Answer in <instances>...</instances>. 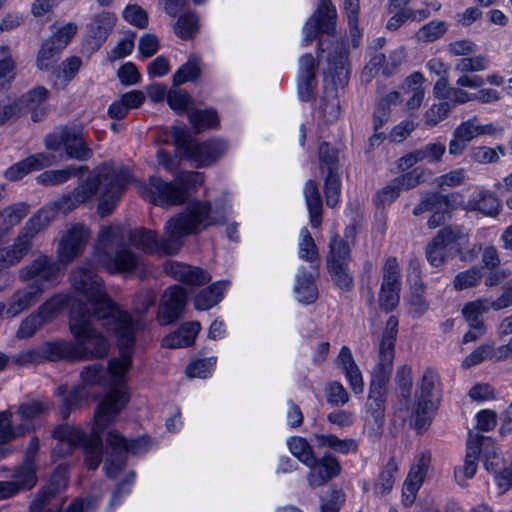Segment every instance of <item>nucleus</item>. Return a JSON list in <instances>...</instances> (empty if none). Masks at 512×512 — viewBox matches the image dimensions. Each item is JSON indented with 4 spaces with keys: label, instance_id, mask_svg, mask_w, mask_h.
Masks as SVG:
<instances>
[{
    "label": "nucleus",
    "instance_id": "obj_25",
    "mask_svg": "<svg viewBox=\"0 0 512 512\" xmlns=\"http://www.w3.org/2000/svg\"><path fill=\"white\" fill-rule=\"evenodd\" d=\"M338 366L342 369L349 386L354 394H361L364 391L362 373L356 364L351 350L343 346L337 357Z\"/></svg>",
    "mask_w": 512,
    "mask_h": 512
},
{
    "label": "nucleus",
    "instance_id": "obj_43",
    "mask_svg": "<svg viewBox=\"0 0 512 512\" xmlns=\"http://www.w3.org/2000/svg\"><path fill=\"white\" fill-rule=\"evenodd\" d=\"M329 255L327 258V267L337 264H348L350 261V249L347 243L335 234L329 244Z\"/></svg>",
    "mask_w": 512,
    "mask_h": 512
},
{
    "label": "nucleus",
    "instance_id": "obj_49",
    "mask_svg": "<svg viewBox=\"0 0 512 512\" xmlns=\"http://www.w3.org/2000/svg\"><path fill=\"white\" fill-rule=\"evenodd\" d=\"M70 302L71 298L68 295H55L39 307L37 314L45 323L62 311Z\"/></svg>",
    "mask_w": 512,
    "mask_h": 512
},
{
    "label": "nucleus",
    "instance_id": "obj_7",
    "mask_svg": "<svg viewBox=\"0 0 512 512\" xmlns=\"http://www.w3.org/2000/svg\"><path fill=\"white\" fill-rule=\"evenodd\" d=\"M179 183L165 182L161 178L151 176L148 184L139 185L140 195L154 204L172 206L182 204L188 197L189 190L197 189L204 183L200 172H183Z\"/></svg>",
    "mask_w": 512,
    "mask_h": 512
},
{
    "label": "nucleus",
    "instance_id": "obj_23",
    "mask_svg": "<svg viewBox=\"0 0 512 512\" xmlns=\"http://www.w3.org/2000/svg\"><path fill=\"white\" fill-rule=\"evenodd\" d=\"M165 271L175 280L191 286H201L211 279L203 269L179 262L167 263Z\"/></svg>",
    "mask_w": 512,
    "mask_h": 512
},
{
    "label": "nucleus",
    "instance_id": "obj_3",
    "mask_svg": "<svg viewBox=\"0 0 512 512\" xmlns=\"http://www.w3.org/2000/svg\"><path fill=\"white\" fill-rule=\"evenodd\" d=\"M229 212L230 208L213 209L209 202L197 201L167 221L163 238L159 239L150 229L137 228L130 231L128 239L131 245L147 254L172 255L179 250L183 237L224 223Z\"/></svg>",
    "mask_w": 512,
    "mask_h": 512
},
{
    "label": "nucleus",
    "instance_id": "obj_55",
    "mask_svg": "<svg viewBox=\"0 0 512 512\" xmlns=\"http://www.w3.org/2000/svg\"><path fill=\"white\" fill-rule=\"evenodd\" d=\"M481 279V269L473 267L456 274L453 280V287L457 291L473 288L480 283Z\"/></svg>",
    "mask_w": 512,
    "mask_h": 512
},
{
    "label": "nucleus",
    "instance_id": "obj_37",
    "mask_svg": "<svg viewBox=\"0 0 512 512\" xmlns=\"http://www.w3.org/2000/svg\"><path fill=\"white\" fill-rule=\"evenodd\" d=\"M12 416L10 410L0 412V444L7 443L31 431V426L27 424L12 425Z\"/></svg>",
    "mask_w": 512,
    "mask_h": 512
},
{
    "label": "nucleus",
    "instance_id": "obj_14",
    "mask_svg": "<svg viewBox=\"0 0 512 512\" xmlns=\"http://www.w3.org/2000/svg\"><path fill=\"white\" fill-rule=\"evenodd\" d=\"M89 231L83 225H73L61 237L57 247V260L67 266L78 258L84 251L89 239Z\"/></svg>",
    "mask_w": 512,
    "mask_h": 512
},
{
    "label": "nucleus",
    "instance_id": "obj_60",
    "mask_svg": "<svg viewBox=\"0 0 512 512\" xmlns=\"http://www.w3.org/2000/svg\"><path fill=\"white\" fill-rule=\"evenodd\" d=\"M216 365V358L199 359L190 363L186 368V374L190 378H207L211 375Z\"/></svg>",
    "mask_w": 512,
    "mask_h": 512
},
{
    "label": "nucleus",
    "instance_id": "obj_2",
    "mask_svg": "<svg viewBox=\"0 0 512 512\" xmlns=\"http://www.w3.org/2000/svg\"><path fill=\"white\" fill-rule=\"evenodd\" d=\"M130 181V171L121 165L106 163L99 167L94 176L88 177L73 192L54 205L43 207L29 219L14 244L0 251V268L18 263L28 253L31 238L53 220L57 210L67 213L93 199L100 191L98 212L103 217L109 215Z\"/></svg>",
    "mask_w": 512,
    "mask_h": 512
},
{
    "label": "nucleus",
    "instance_id": "obj_63",
    "mask_svg": "<svg viewBox=\"0 0 512 512\" xmlns=\"http://www.w3.org/2000/svg\"><path fill=\"white\" fill-rule=\"evenodd\" d=\"M81 65V59L77 56H72L60 64V66L54 71V75L57 79L67 83L76 76Z\"/></svg>",
    "mask_w": 512,
    "mask_h": 512
},
{
    "label": "nucleus",
    "instance_id": "obj_42",
    "mask_svg": "<svg viewBox=\"0 0 512 512\" xmlns=\"http://www.w3.org/2000/svg\"><path fill=\"white\" fill-rule=\"evenodd\" d=\"M189 121L196 132L215 128L218 125L217 113L212 109H195L188 113Z\"/></svg>",
    "mask_w": 512,
    "mask_h": 512
},
{
    "label": "nucleus",
    "instance_id": "obj_56",
    "mask_svg": "<svg viewBox=\"0 0 512 512\" xmlns=\"http://www.w3.org/2000/svg\"><path fill=\"white\" fill-rule=\"evenodd\" d=\"M448 30L445 21H431L423 25L416 33V37L422 42H432L442 37Z\"/></svg>",
    "mask_w": 512,
    "mask_h": 512
},
{
    "label": "nucleus",
    "instance_id": "obj_54",
    "mask_svg": "<svg viewBox=\"0 0 512 512\" xmlns=\"http://www.w3.org/2000/svg\"><path fill=\"white\" fill-rule=\"evenodd\" d=\"M382 286L401 289V273L394 257L388 258L382 268Z\"/></svg>",
    "mask_w": 512,
    "mask_h": 512
},
{
    "label": "nucleus",
    "instance_id": "obj_13",
    "mask_svg": "<svg viewBox=\"0 0 512 512\" xmlns=\"http://www.w3.org/2000/svg\"><path fill=\"white\" fill-rule=\"evenodd\" d=\"M496 131L497 128L493 123L481 124L479 118L473 116L455 128L448 145L449 154L459 156L465 151L470 141L480 136L493 135Z\"/></svg>",
    "mask_w": 512,
    "mask_h": 512
},
{
    "label": "nucleus",
    "instance_id": "obj_57",
    "mask_svg": "<svg viewBox=\"0 0 512 512\" xmlns=\"http://www.w3.org/2000/svg\"><path fill=\"white\" fill-rule=\"evenodd\" d=\"M448 246L437 236L426 247L428 262L435 267L441 266L448 256Z\"/></svg>",
    "mask_w": 512,
    "mask_h": 512
},
{
    "label": "nucleus",
    "instance_id": "obj_36",
    "mask_svg": "<svg viewBox=\"0 0 512 512\" xmlns=\"http://www.w3.org/2000/svg\"><path fill=\"white\" fill-rule=\"evenodd\" d=\"M41 359L58 360V359H75L74 344L71 341H54L47 342L39 348Z\"/></svg>",
    "mask_w": 512,
    "mask_h": 512
},
{
    "label": "nucleus",
    "instance_id": "obj_1",
    "mask_svg": "<svg viewBox=\"0 0 512 512\" xmlns=\"http://www.w3.org/2000/svg\"><path fill=\"white\" fill-rule=\"evenodd\" d=\"M73 289L85 299L71 303L69 327L74 338L76 360L104 358L110 350L108 339L96 327L99 323L117 339L119 356L109 361L108 384L121 390L132 365L135 337L144 329V322L121 310L107 295L102 279L91 269L78 267L71 273Z\"/></svg>",
    "mask_w": 512,
    "mask_h": 512
},
{
    "label": "nucleus",
    "instance_id": "obj_29",
    "mask_svg": "<svg viewBox=\"0 0 512 512\" xmlns=\"http://www.w3.org/2000/svg\"><path fill=\"white\" fill-rule=\"evenodd\" d=\"M116 20V15L109 11L95 14L87 25L88 36L99 46L113 30Z\"/></svg>",
    "mask_w": 512,
    "mask_h": 512
},
{
    "label": "nucleus",
    "instance_id": "obj_46",
    "mask_svg": "<svg viewBox=\"0 0 512 512\" xmlns=\"http://www.w3.org/2000/svg\"><path fill=\"white\" fill-rule=\"evenodd\" d=\"M201 72V61L197 56H190L173 75V84L182 85L188 81L196 80Z\"/></svg>",
    "mask_w": 512,
    "mask_h": 512
},
{
    "label": "nucleus",
    "instance_id": "obj_18",
    "mask_svg": "<svg viewBox=\"0 0 512 512\" xmlns=\"http://www.w3.org/2000/svg\"><path fill=\"white\" fill-rule=\"evenodd\" d=\"M430 462V453L423 452L411 467L402 489V501L405 505H411L414 502L416 494L426 477Z\"/></svg>",
    "mask_w": 512,
    "mask_h": 512
},
{
    "label": "nucleus",
    "instance_id": "obj_10",
    "mask_svg": "<svg viewBox=\"0 0 512 512\" xmlns=\"http://www.w3.org/2000/svg\"><path fill=\"white\" fill-rule=\"evenodd\" d=\"M171 134L177 149L181 150L186 158L194 161L198 166L210 165L227 150V145L222 140H210L201 143L192 141L184 126L172 127Z\"/></svg>",
    "mask_w": 512,
    "mask_h": 512
},
{
    "label": "nucleus",
    "instance_id": "obj_52",
    "mask_svg": "<svg viewBox=\"0 0 512 512\" xmlns=\"http://www.w3.org/2000/svg\"><path fill=\"white\" fill-rule=\"evenodd\" d=\"M435 408V401L418 400L417 407L413 415V425L418 432H422L427 429Z\"/></svg>",
    "mask_w": 512,
    "mask_h": 512
},
{
    "label": "nucleus",
    "instance_id": "obj_9",
    "mask_svg": "<svg viewBox=\"0 0 512 512\" xmlns=\"http://www.w3.org/2000/svg\"><path fill=\"white\" fill-rule=\"evenodd\" d=\"M348 79V52L345 47L341 46L335 51V55L328 59V72L325 81L330 82L334 89L326 90V95L322 99L321 109L327 121H333L339 117L340 102L334 90L343 88L348 83Z\"/></svg>",
    "mask_w": 512,
    "mask_h": 512
},
{
    "label": "nucleus",
    "instance_id": "obj_50",
    "mask_svg": "<svg viewBox=\"0 0 512 512\" xmlns=\"http://www.w3.org/2000/svg\"><path fill=\"white\" fill-rule=\"evenodd\" d=\"M287 444L292 455L304 465H312L314 463L313 449L306 439L294 436L288 439Z\"/></svg>",
    "mask_w": 512,
    "mask_h": 512
},
{
    "label": "nucleus",
    "instance_id": "obj_30",
    "mask_svg": "<svg viewBox=\"0 0 512 512\" xmlns=\"http://www.w3.org/2000/svg\"><path fill=\"white\" fill-rule=\"evenodd\" d=\"M200 328V323L196 321L184 323L177 331L162 339V346L170 349L188 347L194 343Z\"/></svg>",
    "mask_w": 512,
    "mask_h": 512
},
{
    "label": "nucleus",
    "instance_id": "obj_17",
    "mask_svg": "<svg viewBox=\"0 0 512 512\" xmlns=\"http://www.w3.org/2000/svg\"><path fill=\"white\" fill-rule=\"evenodd\" d=\"M306 466L310 469L307 481L311 488L325 485L342 470L338 459L330 453L324 454L320 459L314 457V463Z\"/></svg>",
    "mask_w": 512,
    "mask_h": 512
},
{
    "label": "nucleus",
    "instance_id": "obj_58",
    "mask_svg": "<svg viewBox=\"0 0 512 512\" xmlns=\"http://www.w3.org/2000/svg\"><path fill=\"white\" fill-rule=\"evenodd\" d=\"M175 34L182 39L192 38L198 31V20L194 14L181 15L174 27Z\"/></svg>",
    "mask_w": 512,
    "mask_h": 512
},
{
    "label": "nucleus",
    "instance_id": "obj_15",
    "mask_svg": "<svg viewBox=\"0 0 512 512\" xmlns=\"http://www.w3.org/2000/svg\"><path fill=\"white\" fill-rule=\"evenodd\" d=\"M336 28V10L330 0H320L317 11L303 28V44L309 45L320 33L331 34Z\"/></svg>",
    "mask_w": 512,
    "mask_h": 512
},
{
    "label": "nucleus",
    "instance_id": "obj_22",
    "mask_svg": "<svg viewBox=\"0 0 512 512\" xmlns=\"http://www.w3.org/2000/svg\"><path fill=\"white\" fill-rule=\"evenodd\" d=\"M312 272H307L304 267L297 271L294 285L296 299L303 304H311L318 297V289L315 278L318 275L317 266H311Z\"/></svg>",
    "mask_w": 512,
    "mask_h": 512
},
{
    "label": "nucleus",
    "instance_id": "obj_8",
    "mask_svg": "<svg viewBox=\"0 0 512 512\" xmlns=\"http://www.w3.org/2000/svg\"><path fill=\"white\" fill-rule=\"evenodd\" d=\"M481 453L484 457L486 469L496 472L502 458L497 452L494 440L478 433L469 432L464 464L454 470L455 479L460 485H463L467 479H471L476 474L477 461Z\"/></svg>",
    "mask_w": 512,
    "mask_h": 512
},
{
    "label": "nucleus",
    "instance_id": "obj_21",
    "mask_svg": "<svg viewBox=\"0 0 512 512\" xmlns=\"http://www.w3.org/2000/svg\"><path fill=\"white\" fill-rule=\"evenodd\" d=\"M445 151L446 146L441 142L428 143L425 146L401 157L399 159V167L405 170L422 161L437 163L441 161Z\"/></svg>",
    "mask_w": 512,
    "mask_h": 512
},
{
    "label": "nucleus",
    "instance_id": "obj_47",
    "mask_svg": "<svg viewBox=\"0 0 512 512\" xmlns=\"http://www.w3.org/2000/svg\"><path fill=\"white\" fill-rule=\"evenodd\" d=\"M490 67V60L485 55L466 56L458 59L454 70L459 73H475L485 71Z\"/></svg>",
    "mask_w": 512,
    "mask_h": 512
},
{
    "label": "nucleus",
    "instance_id": "obj_16",
    "mask_svg": "<svg viewBox=\"0 0 512 512\" xmlns=\"http://www.w3.org/2000/svg\"><path fill=\"white\" fill-rule=\"evenodd\" d=\"M187 299V293L180 286L167 288L162 296L158 311V321L161 325H169L179 318Z\"/></svg>",
    "mask_w": 512,
    "mask_h": 512
},
{
    "label": "nucleus",
    "instance_id": "obj_19",
    "mask_svg": "<svg viewBox=\"0 0 512 512\" xmlns=\"http://www.w3.org/2000/svg\"><path fill=\"white\" fill-rule=\"evenodd\" d=\"M37 484V475L31 470L15 468L10 480L0 481V500L8 499L17 494L29 491Z\"/></svg>",
    "mask_w": 512,
    "mask_h": 512
},
{
    "label": "nucleus",
    "instance_id": "obj_40",
    "mask_svg": "<svg viewBox=\"0 0 512 512\" xmlns=\"http://www.w3.org/2000/svg\"><path fill=\"white\" fill-rule=\"evenodd\" d=\"M28 207L24 203H17L8 206L0 211V233L8 232L12 227L19 224L27 215Z\"/></svg>",
    "mask_w": 512,
    "mask_h": 512
},
{
    "label": "nucleus",
    "instance_id": "obj_4",
    "mask_svg": "<svg viewBox=\"0 0 512 512\" xmlns=\"http://www.w3.org/2000/svg\"><path fill=\"white\" fill-rule=\"evenodd\" d=\"M128 400L127 392L121 390L108 392L98 405L90 437H87L80 429L68 424L58 426L53 434L58 440L54 453L64 456L69 454L74 447L81 446L85 450L86 466L91 470L97 469L101 462V434L115 421Z\"/></svg>",
    "mask_w": 512,
    "mask_h": 512
},
{
    "label": "nucleus",
    "instance_id": "obj_51",
    "mask_svg": "<svg viewBox=\"0 0 512 512\" xmlns=\"http://www.w3.org/2000/svg\"><path fill=\"white\" fill-rule=\"evenodd\" d=\"M451 111V107L447 102H439L432 104L423 113V124L431 129L436 127L440 122L444 121Z\"/></svg>",
    "mask_w": 512,
    "mask_h": 512
},
{
    "label": "nucleus",
    "instance_id": "obj_38",
    "mask_svg": "<svg viewBox=\"0 0 512 512\" xmlns=\"http://www.w3.org/2000/svg\"><path fill=\"white\" fill-rule=\"evenodd\" d=\"M490 310H492L491 300L488 298H480L465 304L462 309V314L469 325H476L481 328V325H484L481 316L488 313Z\"/></svg>",
    "mask_w": 512,
    "mask_h": 512
},
{
    "label": "nucleus",
    "instance_id": "obj_64",
    "mask_svg": "<svg viewBox=\"0 0 512 512\" xmlns=\"http://www.w3.org/2000/svg\"><path fill=\"white\" fill-rule=\"evenodd\" d=\"M333 282L341 289L349 290L353 286V277L348 264H337L327 267Z\"/></svg>",
    "mask_w": 512,
    "mask_h": 512
},
{
    "label": "nucleus",
    "instance_id": "obj_34",
    "mask_svg": "<svg viewBox=\"0 0 512 512\" xmlns=\"http://www.w3.org/2000/svg\"><path fill=\"white\" fill-rule=\"evenodd\" d=\"M48 95L49 91L45 87L39 86L31 89L20 98H17L19 106L21 107V113L23 111H30L32 112L33 120L38 121V110L40 109L41 114L44 113L41 106L46 101Z\"/></svg>",
    "mask_w": 512,
    "mask_h": 512
},
{
    "label": "nucleus",
    "instance_id": "obj_41",
    "mask_svg": "<svg viewBox=\"0 0 512 512\" xmlns=\"http://www.w3.org/2000/svg\"><path fill=\"white\" fill-rule=\"evenodd\" d=\"M298 257L312 266L319 258L318 248L306 227L301 228L298 239Z\"/></svg>",
    "mask_w": 512,
    "mask_h": 512
},
{
    "label": "nucleus",
    "instance_id": "obj_6",
    "mask_svg": "<svg viewBox=\"0 0 512 512\" xmlns=\"http://www.w3.org/2000/svg\"><path fill=\"white\" fill-rule=\"evenodd\" d=\"M399 321L396 316H390L386 322L378 348V363L373 370L367 401L368 411L376 421L383 417V394L388 382L395 356V341Z\"/></svg>",
    "mask_w": 512,
    "mask_h": 512
},
{
    "label": "nucleus",
    "instance_id": "obj_32",
    "mask_svg": "<svg viewBox=\"0 0 512 512\" xmlns=\"http://www.w3.org/2000/svg\"><path fill=\"white\" fill-rule=\"evenodd\" d=\"M424 81L425 78L420 72H414L405 79L403 90L405 93L411 94L405 103L407 110L414 111L419 109L422 105L425 97V90L423 88Z\"/></svg>",
    "mask_w": 512,
    "mask_h": 512
},
{
    "label": "nucleus",
    "instance_id": "obj_39",
    "mask_svg": "<svg viewBox=\"0 0 512 512\" xmlns=\"http://www.w3.org/2000/svg\"><path fill=\"white\" fill-rule=\"evenodd\" d=\"M88 171L87 166H69L61 170L46 171L38 176V181L44 185L62 184L71 177Z\"/></svg>",
    "mask_w": 512,
    "mask_h": 512
},
{
    "label": "nucleus",
    "instance_id": "obj_44",
    "mask_svg": "<svg viewBox=\"0 0 512 512\" xmlns=\"http://www.w3.org/2000/svg\"><path fill=\"white\" fill-rule=\"evenodd\" d=\"M318 445L321 447H329L341 454L356 452L358 444L354 439H340L332 434H323L316 436Z\"/></svg>",
    "mask_w": 512,
    "mask_h": 512
},
{
    "label": "nucleus",
    "instance_id": "obj_31",
    "mask_svg": "<svg viewBox=\"0 0 512 512\" xmlns=\"http://www.w3.org/2000/svg\"><path fill=\"white\" fill-rule=\"evenodd\" d=\"M50 409L51 403L47 399H31L18 405L16 415L22 421L21 424L31 426V430H33L35 429L33 420L48 413Z\"/></svg>",
    "mask_w": 512,
    "mask_h": 512
},
{
    "label": "nucleus",
    "instance_id": "obj_45",
    "mask_svg": "<svg viewBox=\"0 0 512 512\" xmlns=\"http://www.w3.org/2000/svg\"><path fill=\"white\" fill-rule=\"evenodd\" d=\"M0 91L7 88L15 79L16 63L10 55L9 47L0 45Z\"/></svg>",
    "mask_w": 512,
    "mask_h": 512
},
{
    "label": "nucleus",
    "instance_id": "obj_59",
    "mask_svg": "<svg viewBox=\"0 0 512 512\" xmlns=\"http://www.w3.org/2000/svg\"><path fill=\"white\" fill-rule=\"evenodd\" d=\"M499 153L504 155L502 146L490 148L486 146L474 147L470 152L471 159L479 164L495 163L499 160Z\"/></svg>",
    "mask_w": 512,
    "mask_h": 512
},
{
    "label": "nucleus",
    "instance_id": "obj_48",
    "mask_svg": "<svg viewBox=\"0 0 512 512\" xmlns=\"http://www.w3.org/2000/svg\"><path fill=\"white\" fill-rule=\"evenodd\" d=\"M60 50L53 41L47 39L41 45L37 57L36 66L40 70H49L58 60V56L61 53Z\"/></svg>",
    "mask_w": 512,
    "mask_h": 512
},
{
    "label": "nucleus",
    "instance_id": "obj_11",
    "mask_svg": "<svg viewBox=\"0 0 512 512\" xmlns=\"http://www.w3.org/2000/svg\"><path fill=\"white\" fill-rule=\"evenodd\" d=\"M106 443L111 449V454L107 456L104 467L109 478H115L123 469L126 455L143 453L150 446L148 438L127 440L115 430L109 431Z\"/></svg>",
    "mask_w": 512,
    "mask_h": 512
},
{
    "label": "nucleus",
    "instance_id": "obj_62",
    "mask_svg": "<svg viewBox=\"0 0 512 512\" xmlns=\"http://www.w3.org/2000/svg\"><path fill=\"white\" fill-rule=\"evenodd\" d=\"M341 190L340 178L337 172L327 173L325 178L324 193L326 197V204L329 207H335L339 201Z\"/></svg>",
    "mask_w": 512,
    "mask_h": 512
},
{
    "label": "nucleus",
    "instance_id": "obj_33",
    "mask_svg": "<svg viewBox=\"0 0 512 512\" xmlns=\"http://www.w3.org/2000/svg\"><path fill=\"white\" fill-rule=\"evenodd\" d=\"M424 290V283L419 276L416 275L414 283L411 285L410 294L406 299L408 313L414 318L421 317L429 308V303L423 296Z\"/></svg>",
    "mask_w": 512,
    "mask_h": 512
},
{
    "label": "nucleus",
    "instance_id": "obj_24",
    "mask_svg": "<svg viewBox=\"0 0 512 512\" xmlns=\"http://www.w3.org/2000/svg\"><path fill=\"white\" fill-rule=\"evenodd\" d=\"M64 151L67 158L86 161L93 155L92 149L83 138L81 128L64 129Z\"/></svg>",
    "mask_w": 512,
    "mask_h": 512
},
{
    "label": "nucleus",
    "instance_id": "obj_28",
    "mask_svg": "<svg viewBox=\"0 0 512 512\" xmlns=\"http://www.w3.org/2000/svg\"><path fill=\"white\" fill-rule=\"evenodd\" d=\"M67 485V479L62 471H56L50 480V483L43 487L36 494L34 500L30 504V512H42L56 494Z\"/></svg>",
    "mask_w": 512,
    "mask_h": 512
},
{
    "label": "nucleus",
    "instance_id": "obj_5",
    "mask_svg": "<svg viewBox=\"0 0 512 512\" xmlns=\"http://www.w3.org/2000/svg\"><path fill=\"white\" fill-rule=\"evenodd\" d=\"M126 232L123 226L114 224L102 227L92 253V261L110 274L131 273L142 266V258L127 247L114 252L123 244Z\"/></svg>",
    "mask_w": 512,
    "mask_h": 512
},
{
    "label": "nucleus",
    "instance_id": "obj_26",
    "mask_svg": "<svg viewBox=\"0 0 512 512\" xmlns=\"http://www.w3.org/2000/svg\"><path fill=\"white\" fill-rule=\"evenodd\" d=\"M52 163V156L45 153H37L12 165L6 170L5 177L10 181H17L28 173L48 167Z\"/></svg>",
    "mask_w": 512,
    "mask_h": 512
},
{
    "label": "nucleus",
    "instance_id": "obj_27",
    "mask_svg": "<svg viewBox=\"0 0 512 512\" xmlns=\"http://www.w3.org/2000/svg\"><path fill=\"white\" fill-rule=\"evenodd\" d=\"M466 211H478L487 217H497L501 210V201L490 190L482 189L465 204Z\"/></svg>",
    "mask_w": 512,
    "mask_h": 512
},
{
    "label": "nucleus",
    "instance_id": "obj_12",
    "mask_svg": "<svg viewBox=\"0 0 512 512\" xmlns=\"http://www.w3.org/2000/svg\"><path fill=\"white\" fill-rule=\"evenodd\" d=\"M63 276V269L59 262H55L51 257L41 255L30 265L20 270V278L24 281L35 280L33 283L44 291L57 285Z\"/></svg>",
    "mask_w": 512,
    "mask_h": 512
},
{
    "label": "nucleus",
    "instance_id": "obj_53",
    "mask_svg": "<svg viewBox=\"0 0 512 512\" xmlns=\"http://www.w3.org/2000/svg\"><path fill=\"white\" fill-rule=\"evenodd\" d=\"M398 466L394 459H390L381 471L377 482L375 483V492L378 494H386L390 492L394 486Z\"/></svg>",
    "mask_w": 512,
    "mask_h": 512
},
{
    "label": "nucleus",
    "instance_id": "obj_61",
    "mask_svg": "<svg viewBox=\"0 0 512 512\" xmlns=\"http://www.w3.org/2000/svg\"><path fill=\"white\" fill-rule=\"evenodd\" d=\"M427 176H429L428 171L416 168L408 173L396 177L394 180L399 186L400 191H403L416 187L420 183L424 182Z\"/></svg>",
    "mask_w": 512,
    "mask_h": 512
},
{
    "label": "nucleus",
    "instance_id": "obj_20",
    "mask_svg": "<svg viewBox=\"0 0 512 512\" xmlns=\"http://www.w3.org/2000/svg\"><path fill=\"white\" fill-rule=\"evenodd\" d=\"M44 292V288H39L34 284L28 285L23 289L16 291L6 305V318H14L23 311L36 304Z\"/></svg>",
    "mask_w": 512,
    "mask_h": 512
},
{
    "label": "nucleus",
    "instance_id": "obj_35",
    "mask_svg": "<svg viewBox=\"0 0 512 512\" xmlns=\"http://www.w3.org/2000/svg\"><path fill=\"white\" fill-rule=\"evenodd\" d=\"M229 282L218 281L202 290L194 299V306L197 310H209L221 301L223 291L228 287Z\"/></svg>",
    "mask_w": 512,
    "mask_h": 512
}]
</instances>
